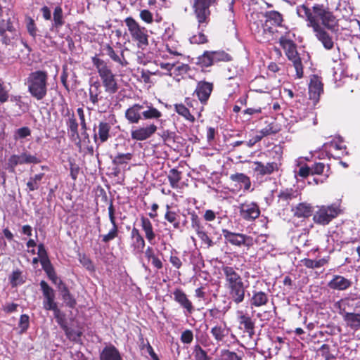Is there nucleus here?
<instances>
[{
  "label": "nucleus",
  "mask_w": 360,
  "mask_h": 360,
  "mask_svg": "<svg viewBox=\"0 0 360 360\" xmlns=\"http://www.w3.org/2000/svg\"><path fill=\"white\" fill-rule=\"evenodd\" d=\"M162 115V112L147 101L133 104L124 112V117L129 124H138L141 120H158Z\"/></svg>",
  "instance_id": "f257e3e1"
},
{
  "label": "nucleus",
  "mask_w": 360,
  "mask_h": 360,
  "mask_svg": "<svg viewBox=\"0 0 360 360\" xmlns=\"http://www.w3.org/2000/svg\"><path fill=\"white\" fill-rule=\"evenodd\" d=\"M48 78V73L44 70H36L29 74L25 84L32 97L37 101H41L46 96Z\"/></svg>",
  "instance_id": "f03ea898"
},
{
  "label": "nucleus",
  "mask_w": 360,
  "mask_h": 360,
  "mask_svg": "<svg viewBox=\"0 0 360 360\" xmlns=\"http://www.w3.org/2000/svg\"><path fill=\"white\" fill-rule=\"evenodd\" d=\"M91 61L96 68L101 80V86L104 87L105 93L110 95L117 93L119 90V84L116 79V75L112 72L110 67L105 60L97 56L92 57Z\"/></svg>",
  "instance_id": "7ed1b4c3"
},
{
  "label": "nucleus",
  "mask_w": 360,
  "mask_h": 360,
  "mask_svg": "<svg viewBox=\"0 0 360 360\" xmlns=\"http://www.w3.org/2000/svg\"><path fill=\"white\" fill-rule=\"evenodd\" d=\"M297 13L300 16H305L307 18L309 22L308 25L313 28V31L318 40L321 42L326 50H331L334 47L333 38L326 29L319 24L318 20H316L315 16H313L311 9L305 5H302L297 8Z\"/></svg>",
  "instance_id": "20e7f679"
},
{
  "label": "nucleus",
  "mask_w": 360,
  "mask_h": 360,
  "mask_svg": "<svg viewBox=\"0 0 360 360\" xmlns=\"http://www.w3.org/2000/svg\"><path fill=\"white\" fill-rule=\"evenodd\" d=\"M313 16H315L316 20L319 18L321 20V24L324 29L330 30L333 32L338 30V20L334 15L329 8L325 6L323 4H314L312 7Z\"/></svg>",
  "instance_id": "39448f33"
},
{
  "label": "nucleus",
  "mask_w": 360,
  "mask_h": 360,
  "mask_svg": "<svg viewBox=\"0 0 360 360\" xmlns=\"http://www.w3.org/2000/svg\"><path fill=\"white\" fill-rule=\"evenodd\" d=\"M124 22L132 39L137 42L138 47L143 50L145 49L149 44L147 30L144 27H141L132 17L126 18Z\"/></svg>",
  "instance_id": "423d86ee"
},
{
  "label": "nucleus",
  "mask_w": 360,
  "mask_h": 360,
  "mask_svg": "<svg viewBox=\"0 0 360 360\" xmlns=\"http://www.w3.org/2000/svg\"><path fill=\"white\" fill-rule=\"evenodd\" d=\"M217 0H194L193 9L198 22V27H206L210 20V8L215 6Z\"/></svg>",
  "instance_id": "0eeeda50"
},
{
  "label": "nucleus",
  "mask_w": 360,
  "mask_h": 360,
  "mask_svg": "<svg viewBox=\"0 0 360 360\" xmlns=\"http://www.w3.org/2000/svg\"><path fill=\"white\" fill-rule=\"evenodd\" d=\"M280 44L285 50L288 58L292 62L297 77L302 78L303 77V65L298 55L296 44L293 41L284 37L280 39Z\"/></svg>",
  "instance_id": "6e6552de"
},
{
  "label": "nucleus",
  "mask_w": 360,
  "mask_h": 360,
  "mask_svg": "<svg viewBox=\"0 0 360 360\" xmlns=\"http://www.w3.org/2000/svg\"><path fill=\"white\" fill-rule=\"evenodd\" d=\"M40 162V159L37 155L24 151L20 155L13 154L9 157L6 162V169L9 172L13 173L18 165L38 164Z\"/></svg>",
  "instance_id": "1a4fd4ad"
},
{
  "label": "nucleus",
  "mask_w": 360,
  "mask_h": 360,
  "mask_svg": "<svg viewBox=\"0 0 360 360\" xmlns=\"http://www.w3.org/2000/svg\"><path fill=\"white\" fill-rule=\"evenodd\" d=\"M340 212L338 206L332 205L330 206H322L314 214L313 219L316 224L326 225Z\"/></svg>",
  "instance_id": "9d476101"
},
{
  "label": "nucleus",
  "mask_w": 360,
  "mask_h": 360,
  "mask_svg": "<svg viewBox=\"0 0 360 360\" xmlns=\"http://www.w3.org/2000/svg\"><path fill=\"white\" fill-rule=\"evenodd\" d=\"M0 18V36L2 37V43L9 45L18 36V31L13 25L14 18L8 16L6 19L3 17Z\"/></svg>",
  "instance_id": "9b49d317"
},
{
  "label": "nucleus",
  "mask_w": 360,
  "mask_h": 360,
  "mask_svg": "<svg viewBox=\"0 0 360 360\" xmlns=\"http://www.w3.org/2000/svg\"><path fill=\"white\" fill-rule=\"evenodd\" d=\"M108 217L112 224V228L110 229L108 233L100 236L102 242L104 243H108L110 241L114 240L118 236L119 234V226L116 221L115 209L113 205L112 200H110L108 206Z\"/></svg>",
  "instance_id": "f8f14e48"
},
{
  "label": "nucleus",
  "mask_w": 360,
  "mask_h": 360,
  "mask_svg": "<svg viewBox=\"0 0 360 360\" xmlns=\"http://www.w3.org/2000/svg\"><path fill=\"white\" fill-rule=\"evenodd\" d=\"M240 216L245 221H252L260 215V210L256 202H245L238 207Z\"/></svg>",
  "instance_id": "ddd939ff"
},
{
  "label": "nucleus",
  "mask_w": 360,
  "mask_h": 360,
  "mask_svg": "<svg viewBox=\"0 0 360 360\" xmlns=\"http://www.w3.org/2000/svg\"><path fill=\"white\" fill-rule=\"evenodd\" d=\"M222 233L225 240L231 245L236 246H241L242 245H244L250 247L253 244L252 238L246 235L233 233L227 229H223Z\"/></svg>",
  "instance_id": "4468645a"
},
{
  "label": "nucleus",
  "mask_w": 360,
  "mask_h": 360,
  "mask_svg": "<svg viewBox=\"0 0 360 360\" xmlns=\"http://www.w3.org/2000/svg\"><path fill=\"white\" fill-rule=\"evenodd\" d=\"M158 127L155 124L143 125L131 131V137L135 141H145L150 138L157 131Z\"/></svg>",
  "instance_id": "2eb2a0df"
},
{
  "label": "nucleus",
  "mask_w": 360,
  "mask_h": 360,
  "mask_svg": "<svg viewBox=\"0 0 360 360\" xmlns=\"http://www.w3.org/2000/svg\"><path fill=\"white\" fill-rule=\"evenodd\" d=\"M39 285L44 296L43 307L45 310L50 311L58 305L55 302V291L45 281H41Z\"/></svg>",
  "instance_id": "dca6fc26"
},
{
  "label": "nucleus",
  "mask_w": 360,
  "mask_h": 360,
  "mask_svg": "<svg viewBox=\"0 0 360 360\" xmlns=\"http://www.w3.org/2000/svg\"><path fill=\"white\" fill-rule=\"evenodd\" d=\"M221 270L224 276L226 289H231L233 286L239 285V284L244 283L240 275L233 267L227 265L222 266Z\"/></svg>",
  "instance_id": "f3484780"
},
{
  "label": "nucleus",
  "mask_w": 360,
  "mask_h": 360,
  "mask_svg": "<svg viewBox=\"0 0 360 360\" xmlns=\"http://www.w3.org/2000/svg\"><path fill=\"white\" fill-rule=\"evenodd\" d=\"M214 85L212 82L200 81L198 82L194 94L196 95L200 103L205 105L213 90Z\"/></svg>",
  "instance_id": "a211bd4d"
},
{
  "label": "nucleus",
  "mask_w": 360,
  "mask_h": 360,
  "mask_svg": "<svg viewBox=\"0 0 360 360\" xmlns=\"http://www.w3.org/2000/svg\"><path fill=\"white\" fill-rule=\"evenodd\" d=\"M173 295L174 300L184 309L186 316H189L194 311V307L191 301L181 289H175L173 292Z\"/></svg>",
  "instance_id": "6ab92c4d"
},
{
  "label": "nucleus",
  "mask_w": 360,
  "mask_h": 360,
  "mask_svg": "<svg viewBox=\"0 0 360 360\" xmlns=\"http://www.w3.org/2000/svg\"><path fill=\"white\" fill-rule=\"evenodd\" d=\"M103 90L101 82L98 80L89 82V101L94 106H98L99 102L103 100Z\"/></svg>",
  "instance_id": "aec40b11"
},
{
  "label": "nucleus",
  "mask_w": 360,
  "mask_h": 360,
  "mask_svg": "<svg viewBox=\"0 0 360 360\" xmlns=\"http://www.w3.org/2000/svg\"><path fill=\"white\" fill-rule=\"evenodd\" d=\"M323 91V84L321 79L316 75H313L309 84V99L312 100L314 103L318 102L320 95Z\"/></svg>",
  "instance_id": "412c9836"
},
{
  "label": "nucleus",
  "mask_w": 360,
  "mask_h": 360,
  "mask_svg": "<svg viewBox=\"0 0 360 360\" xmlns=\"http://www.w3.org/2000/svg\"><path fill=\"white\" fill-rule=\"evenodd\" d=\"M254 165H255L254 171L260 176L270 175L274 172H278L280 166L276 162H267L264 165L262 162L256 161Z\"/></svg>",
  "instance_id": "4be33fe9"
},
{
  "label": "nucleus",
  "mask_w": 360,
  "mask_h": 360,
  "mask_svg": "<svg viewBox=\"0 0 360 360\" xmlns=\"http://www.w3.org/2000/svg\"><path fill=\"white\" fill-rule=\"evenodd\" d=\"M246 288L247 285L243 283L239 285L233 286L231 289H227L229 298L236 304L242 303L245 297Z\"/></svg>",
  "instance_id": "5701e85b"
},
{
  "label": "nucleus",
  "mask_w": 360,
  "mask_h": 360,
  "mask_svg": "<svg viewBox=\"0 0 360 360\" xmlns=\"http://www.w3.org/2000/svg\"><path fill=\"white\" fill-rule=\"evenodd\" d=\"M111 125L107 122H100L98 126V133L94 134V139L96 143L100 141L98 145L106 142L110 137V131Z\"/></svg>",
  "instance_id": "b1692460"
},
{
  "label": "nucleus",
  "mask_w": 360,
  "mask_h": 360,
  "mask_svg": "<svg viewBox=\"0 0 360 360\" xmlns=\"http://www.w3.org/2000/svg\"><path fill=\"white\" fill-rule=\"evenodd\" d=\"M301 192L298 188H286L281 189L278 195L279 200L289 204L290 201L295 199H301Z\"/></svg>",
  "instance_id": "393cba45"
},
{
  "label": "nucleus",
  "mask_w": 360,
  "mask_h": 360,
  "mask_svg": "<svg viewBox=\"0 0 360 360\" xmlns=\"http://www.w3.org/2000/svg\"><path fill=\"white\" fill-rule=\"evenodd\" d=\"M352 285L350 280L340 275H335L332 280H330L328 286L333 290H345L349 288Z\"/></svg>",
  "instance_id": "a878e982"
},
{
  "label": "nucleus",
  "mask_w": 360,
  "mask_h": 360,
  "mask_svg": "<svg viewBox=\"0 0 360 360\" xmlns=\"http://www.w3.org/2000/svg\"><path fill=\"white\" fill-rule=\"evenodd\" d=\"M269 302V295L263 291L252 290V297L249 300V304L252 308L260 307L266 305Z\"/></svg>",
  "instance_id": "bb28decb"
},
{
  "label": "nucleus",
  "mask_w": 360,
  "mask_h": 360,
  "mask_svg": "<svg viewBox=\"0 0 360 360\" xmlns=\"http://www.w3.org/2000/svg\"><path fill=\"white\" fill-rule=\"evenodd\" d=\"M140 220L141 226L145 233L146 238L150 244H154L156 234L151 221L144 216L141 217Z\"/></svg>",
  "instance_id": "cd10ccee"
},
{
  "label": "nucleus",
  "mask_w": 360,
  "mask_h": 360,
  "mask_svg": "<svg viewBox=\"0 0 360 360\" xmlns=\"http://www.w3.org/2000/svg\"><path fill=\"white\" fill-rule=\"evenodd\" d=\"M292 212L297 218H308L313 214V207L307 202H300L292 208Z\"/></svg>",
  "instance_id": "c85d7f7f"
},
{
  "label": "nucleus",
  "mask_w": 360,
  "mask_h": 360,
  "mask_svg": "<svg viewBox=\"0 0 360 360\" xmlns=\"http://www.w3.org/2000/svg\"><path fill=\"white\" fill-rule=\"evenodd\" d=\"M340 314L347 326L352 329L358 330L360 328V314L346 312L345 309H342Z\"/></svg>",
  "instance_id": "c756f323"
},
{
  "label": "nucleus",
  "mask_w": 360,
  "mask_h": 360,
  "mask_svg": "<svg viewBox=\"0 0 360 360\" xmlns=\"http://www.w3.org/2000/svg\"><path fill=\"white\" fill-rule=\"evenodd\" d=\"M59 284L61 286L58 288V290L65 305L71 309L75 308L77 301L74 296L70 293L66 284L60 282Z\"/></svg>",
  "instance_id": "7c9ffc66"
},
{
  "label": "nucleus",
  "mask_w": 360,
  "mask_h": 360,
  "mask_svg": "<svg viewBox=\"0 0 360 360\" xmlns=\"http://www.w3.org/2000/svg\"><path fill=\"white\" fill-rule=\"evenodd\" d=\"M210 333L217 342H223L229 333V328L226 322H223L212 328Z\"/></svg>",
  "instance_id": "2f4dec72"
},
{
  "label": "nucleus",
  "mask_w": 360,
  "mask_h": 360,
  "mask_svg": "<svg viewBox=\"0 0 360 360\" xmlns=\"http://www.w3.org/2000/svg\"><path fill=\"white\" fill-rule=\"evenodd\" d=\"M164 218L172 225L174 229L181 231L182 226L180 222V215L178 212L171 210L169 205H167V211Z\"/></svg>",
  "instance_id": "473e14b6"
},
{
  "label": "nucleus",
  "mask_w": 360,
  "mask_h": 360,
  "mask_svg": "<svg viewBox=\"0 0 360 360\" xmlns=\"http://www.w3.org/2000/svg\"><path fill=\"white\" fill-rule=\"evenodd\" d=\"M101 360H122V357L117 349L112 345L103 348L101 354Z\"/></svg>",
  "instance_id": "72a5a7b5"
},
{
  "label": "nucleus",
  "mask_w": 360,
  "mask_h": 360,
  "mask_svg": "<svg viewBox=\"0 0 360 360\" xmlns=\"http://www.w3.org/2000/svg\"><path fill=\"white\" fill-rule=\"evenodd\" d=\"M69 118L66 122L68 129L70 131V136L73 139H79L78 133V123L74 113L70 114L69 110H67V114Z\"/></svg>",
  "instance_id": "f704fd0d"
},
{
  "label": "nucleus",
  "mask_w": 360,
  "mask_h": 360,
  "mask_svg": "<svg viewBox=\"0 0 360 360\" xmlns=\"http://www.w3.org/2000/svg\"><path fill=\"white\" fill-rule=\"evenodd\" d=\"M224 306L223 307H217L214 306V307L208 309V313L210 317L214 319H220L222 318L225 314L231 308V302L229 304L226 303V301H224Z\"/></svg>",
  "instance_id": "c9c22d12"
},
{
  "label": "nucleus",
  "mask_w": 360,
  "mask_h": 360,
  "mask_svg": "<svg viewBox=\"0 0 360 360\" xmlns=\"http://www.w3.org/2000/svg\"><path fill=\"white\" fill-rule=\"evenodd\" d=\"M244 356L245 354L242 350L238 349L237 352H233L224 349L220 352L219 360H243Z\"/></svg>",
  "instance_id": "e433bc0d"
},
{
  "label": "nucleus",
  "mask_w": 360,
  "mask_h": 360,
  "mask_svg": "<svg viewBox=\"0 0 360 360\" xmlns=\"http://www.w3.org/2000/svg\"><path fill=\"white\" fill-rule=\"evenodd\" d=\"M266 21L274 26H281L283 22V15L278 11H270L265 13Z\"/></svg>",
  "instance_id": "4c0bfd02"
},
{
  "label": "nucleus",
  "mask_w": 360,
  "mask_h": 360,
  "mask_svg": "<svg viewBox=\"0 0 360 360\" xmlns=\"http://www.w3.org/2000/svg\"><path fill=\"white\" fill-rule=\"evenodd\" d=\"M65 23L63 20V10L60 6H56L53 11V22L52 24L51 30H58Z\"/></svg>",
  "instance_id": "58836bf2"
},
{
  "label": "nucleus",
  "mask_w": 360,
  "mask_h": 360,
  "mask_svg": "<svg viewBox=\"0 0 360 360\" xmlns=\"http://www.w3.org/2000/svg\"><path fill=\"white\" fill-rule=\"evenodd\" d=\"M239 323L243 326L245 330L252 335L255 333V323L252 319L247 314H242L239 316Z\"/></svg>",
  "instance_id": "ea45409f"
},
{
  "label": "nucleus",
  "mask_w": 360,
  "mask_h": 360,
  "mask_svg": "<svg viewBox=\"0 0 360 360\" xmlns=\"http://www.w3.org/2000/svg\"><path fill=\"white\" fill-rule=\"evenodd\" d=\"M174 109L179 115L184 117L186 120L191 122H195V119L194 116L191 114L188 108L185 105L182 103L174 104Z\"/></svg>",
  "instance_id": "a19ab883"
},
{
  "label": "nucleus",
  "mask_w": 360,
  "mask_h": 360,
  "mask_svg": "<svg viewBox=\"0 0 360 360\" xmlns=\"http://www.w3.org/2000/svg\"><path fill=\"white\" fill-rule=\"evenodd\" d=\"M196 63L202 68H207L214 65L211 51H205L202 56L198 57Z\"/></svg>",
  "instance_id": "79ce46f5"
},
{
  "label": "nucleus",
  "mask_w": 360,
  "mask_h": 360,
  "mask_svg": "<svg viewBox=\"0 0 360 360\" xmlns=\"http://www.w3.org/2000/svg\"><path fill=\"white\" fill-rule=\"evenodd\" d=\"M302 262L307 268L316 269L323 266L325 264H326L328 262V259L324 257L318 260H313L311 259L305 258L302 260Z\"/></svg>",
  "instance_id": "37998d69"
},
{
  "label": "nucleus",
  "mask_w": 360,
  "mask_h": 360,
  "mask_svg": "<svg viewBox=\"0 0 360 360\" xmlns=\"http://www.w3.org/2000/svg\"><path fill=\"white\" fill-rule=\"evenodd\" d=\"M231 180L238 183H241L244 188L248 190L251 186V181L250 178L243 173H236L230 176Z\"/></svg>",
  "instance_id": "c03bdc74"
},
{
  "label": "nucleus",
  "mask_w": 360,
  "mask_h": 360,
  "mask_svg": "<svg viewBox=\"0 0 360 360\" xmlns=\"http://www.w3.org/2000/svg\"><path fill=\"white\" fill-rule=\"evenodd\" d=\"M44 174L40 173L35 174L34 176L30 178L27 183V186L30 191H34L39 189L41 181L44 178Z\"/></svg>",
  "instance_id": "a18cd8bd"
},
{
  "label": "nucleus",
  "mask_w": 360,
  "mask_h": 360,
  "mask_svg": "<svg viewBox=\"0 0 360 360\" xmlns=\"http://www.w3.org/2000/svg\"><path fill=\"white\" fill-rule=\"evenodd\" d=\"M131 248L135 254L142 253L146 245V243L143 236L131 238Z\"/></svg>",
  "instance_id": "49530a36"
},
{
  "label": "nucleus",
  "mask_w": 360,
  "mask_h": 360,
  "mask_svg": "<svg viewBox=\"0 0 360 360\" xmlns=\"http://www.w3.org/2000/svg\"><path fill=\"white\" fill-rule=\"evenodd\" d=\"M133 155L132 153H118L112 160V162L115 165H121L127 164L131 159H132Z\"/></svg>",
  "instance_id": "de8ad7c7"
},
{
  "label": "nucleus",
  "mask_w": 360,
  "mask_h": 360,
  "mask_svg": "<svg viewBox=\"0 0 360 360\" xmlns=\"http://www.w3.org/2000/svg\"><path fill=\"white\" fill-rule=\"evenodd\" d=\"M214 63L219 62H228L232 60V57L224 51H211Z\"/></svg>",
  "instance_id": "09e8293b"
},
{
  "label": "nucleus",
  "mask_w": 360,
  "mask_h": 360,
  "mask_svg": "<svg viewBox=\"0 0 360 360\" xmlns=\"http://www.w3.org/2000/svg\"><path fill=\"white\" fill-rule=\"evenodd\" d=\"M188 214L191 215V227L196 232L197 235L200 233V232L205 231L204 226L198 214L195 212H189Z\"/></svg>",
  "instance_id": "8fccbe9b"
},
{
  "label": "nucleus",
  "mask_w": 360,
  "mask_h": 360,
  "mask_svg": "<svg viewBox=\"0 0 360 360\" xmlns=\"http://www.w3.org/2000/svg\"><path fill=\"white\" fill-rule=\"evenodd\" d=\"M106 53L107 55L115 62H117L120 63L122 66H126L127 65L128 63L127 61L124 58L122 60L119 56L115 53L113 48L110 46L109 44H107L105 46ZM123 56V54H122Z\"/></svg>",
  "instance_id": "3c124183"
},
{
  "label": "nucleus",
  "mask_w": 360,
  "mask_h": 360,
  "mask_svg": "<svg viewBox=\"0 0 360 360\" xmlns=\"http://www.w3.org/2000/svg\"><path fill=\"white\" fill-rule=\"evenodd\" d=\"M281 130L279 126L276 124L275 122L269 123L267 126H266L264 128L261 129L259 131V134H260L261 136L263 138L264 136H267L271 134H276Z\"/></svg>",
  "instance_id": "603ef678"
},
{
  "label": "nucleus",
  "mask_w": 360,
  "mask_h": 360,
  "mask_svg": "<svg viewBox=\"0 0 360 360\" xmlns=\"http://www.w3.org/2000/svg\"><path fill=\"white\" fill-rule=\"evenodd\" d=\"M181 172L176 169H172L168 175V180L172 188H176L178 187V184L181 179Z\"/></svg>",
  "instance_id": "864d4df0"
},
{
  "label": "nucleus",
  "mask_w": 360,
  "mask_h": 360,
  "mask_svg": "<svg viewBox=\"0 0 360 360\" xmlns=\"http://www.w3.org/2000/svg\"><path fill=\"white\" fill-rule=\"evenodd\" d=\"M193 354L195 360H211L207 352L199 345L194 347Z\"/></svg>",
  "instance_id": "5fc2aeb1"
},
{
  "label": "nucleus",
  "mask_w": 360,
  "mask_h": 360,
  "mask_svg": "<svg viewBox=\"0 0 360 360\" xmlns=\"http://www.w3.org/2000/svg\"><path fill=\"white\" fill-rule=\"evenodd\" d=\"M56 321L58 323V324L60 326V328L64 330V331L65 332V333L68 336H71L73 334L76 335L77 337L81 336V335H82L81 332H78V331L75 332L74 330L70 331L69 330V328L67 326L65 316H63L61 318H59V319H56Z\"/></svg>",
  "instance_id": "6e6d98bb"
},
{
  "label": "nucleus",
  "mask_w": 360,
  "mask_h": 360,
  "mask_svg": "<svg viewBox=\"0 0 360 360\" xmlns=\"http://www.w3.org/2000/svg\"><path fill=\"white\" fill-rule=\"evenodd\" d=\"M21 271L19 270L14 271L10 277V283L13 287L17 286L24 283L25 281L21 275Z\"/></svg>",
  "instance_id": "4d7b16f0"
},
{
  "label": "nucleus",
  "mask_w": 360,
  "mask_h": 360,
  "mask_svg": "<svg viewBox=\"0 0 360 360\" xmlns=\"http://www.w3.org/2000/svg\"><path fill=\"white\" fill-rule=\"evenodd\" d=\"M203 27H198L199 29H201V31L198 34H195L190 38V41L191 44H201L207 41V37L202 33Z\"/></svg>",
  "instance_id": "13d9d810"
},
{
  "label": "nucleus",
  "mask_w": 360,
  "mask_h": 360,
  "mask_svg": "<svg viewBox=\"0 0 360 360\" xmlns=\"http://www.w3.org/2000/svg\"><path fill=\"white\" fill-rule=\"evenodd\" d=\"M81 264L89 271H94L95 267L92 261L86 255H79V258Z\"/></svg>",
  "instance_id": "bf43d9fd"
},
{
  "label": "nucleus",
  "mask_w": 360,
  "mask_h": 360,
  "mask_svg": "<svg viewBox=\"0 0 360 360\" xmlns=\"http://www.w3.org/2000/svg\"><path fill=\"white\" fill-rule=\"evenodd\" d=\"M273 25L268 22L265 20L264 23L263 24V32L265 36L264 37V39H266L267 41L270 40V37L273 36L274 32L276 31V29L272 27Z\"/></svg>",
  "instance_id": "052dcab7"
},
{
  "label": "nucleus",
  "mask_w": 360,
  "mask_h": 360,
  "mask_svg": "<svg viewBox=\"0 0 360 360\" xmlns=\"http://www.w3.org/2000/svg\"><path fill=\"white\" fill-rule=\"evenodd\" d=\"M18 326L20 328V333H25L30 326V318L27 314H22L20 317Z\"/></svg>",
  "instance_id": "680f3d73"
},
{
  "label": "nucleus",
  "mask_w": 360,
  "mask_h": 360,
  "mask_svg": "<svg viewBox=\"0 0 360 360\" xmlns=\"http://www.w3.org/2000/svg\"><path fill=\"white\" fill-rule=\"evenodd\" d=\"M31 130L27 127H23L18 129L14 134V139L18 140V139H25L27 136H30Z\"/></svg>",
  "instance_id": "e2e57ef3"
},
{
  "label": "nucleus",
  "mask_w": 360,
  "mask_h": 360,
  "mask_svg": "<svg viewBox=\"0 0 360 360\" xmlns=\"http://www.w3.org/2000/svg\"><path fill=\"white\" fill-rule=\"evenodd\" d=\"M140 18L148 24H151L153 22V13L147 9H143L140 11Z\"/></svg>",
  "instance_id": "0e129e2a"
},
{
  "label": "nucleus",
  "mask_w": 360,
  "mask_h": 360,
  "mask_svg": "<svg viewBox=\"0 0 360 360\" xmlns=\"http://www.w3.org/2000/svg\"><path fill=\"white\" fill-rule=\"evenodd\" d=\"M180 340L184 344H191L193 340V333L192 330L187 329L182 332Z\"/></svg>",
  "instance_id": "69168bd1"
},
{
  "label": "nucleus",
  "mask_w": 360,
  "mask_h": 360,
  "mask_svg": "<svg viewBox=\"0 0 360 360\" xmlns=\"http://www.w3.org/2000/svg\"><path fill=\"white\" fill-rule=\"evenodd\" d=\"M198 236L201 240L202 243L207 245V248H210L214 245V243L207 236L205 231L200 232V233L198 234Z\"/></svg>",
  "instance_id": "338daca9"
},
{
  "label": "nucleus",
  "mask_w": 360,
  "mask_h": 360,
  "mask_svg": "<svg viewBox=\"0 0 360 360\" xmlns=\"http://www.w3.org/2000/svg\"><path fill=\"white\" fill-rule=\"evenodd\" d=\"M26 27L28 33L34 39L37 36V28L32 18H28Z\"/></svg>",
  "instance_id": "774afa93"
}]
</instances>
